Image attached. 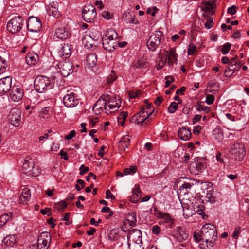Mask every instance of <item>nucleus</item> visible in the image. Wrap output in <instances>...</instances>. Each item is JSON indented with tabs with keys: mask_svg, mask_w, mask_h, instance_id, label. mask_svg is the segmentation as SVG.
I'll return each mask as SVG.
<instances>
[{
	"mask_svg": "<svg viewBox=\"0 0 249 249\" xmlns=\"http://www.w3.org/2000/svg\"><path fill=\"white\" fill-rule=\"evenodd\" d=\"M164 39L162 32L157 31L153 33L149 37L146 43L148 49L152 52L155 51Z\"/></svg>",
	"mask_w": 249,
	"mask_h": 249,
	"instance_id": "1",
	"label": "nucleus"
},
{
	"mask_svg": "<svg viewBox=\"0 0 249 249\" xmlns=\"http://www.w3.org/2000/svg\"><path fill=\"white\" fill-rule=\"evenodd\" d=\"M34 85L36 91L39 93L52 88L49 79L43 76H37L35 79Z\"/></svg>",
	"mask_w": 249,
	"mask_h": 249,
	"instance_id": "2",
	"label": "nucleus"
},
{
	"mask_svg": "<svg viewBox=\"0 0 249 249\" xmlns=\"http://www.w3.org/2000/svg\"><path fill=\"white\" fill-rule=\"evenodd\" d=\"M35 163L33 160L30 157H27L23 164V173L27 174L28 176L36 177L38 175L39 171L37 166H35Z\"/></svg>",
	"mask_w": 249,
	"mask_h": 249,
	"instance_id": "3",
	"label": "nucleus"
},
{
	"mask_svg": "<svg viewBox=\"0 0 249 249\" xmlns=\"http://www.w3.org/2000/svg\"><path fill=\"white\" fill-rule=\"evenodd\" d=\"M231 154L234 156L236 160H243L245 155L246 150L243 144L235 142L231 145Z\"/></svg>",
	"mask_w": 249,
	"mask_h": 249,
	"instance_id": "4",
	"label": "nucleus"
},
{
	"mask_svg": "<svg viewBox=\"0 0 249 249\" xmlns=\"http://www.w3.org/2000/svg\"><path fill=\"white\" fill-rule=\"evenodd\" d=\"M23 27V20L21 17L17 16L11 19L7 23V28L12 34L19 32Z\"/></svg>",
	"mask_w": 249,
	"mask_h": 249,
	"instance_id": "5",
	"label": "nucleus"
},
{
	"mask_svg": "<svg viewBox=\"0 0 249 249\" xmlns=\"http://www.w3.org/2000/svg\"><path fill=\"white\" fill-rule=\"evenodd\" d=\"M97 13L93 5H88L84 7L82 11V17L87 22H91L95 18Z\"/></svg>",
	"mask_w": 249,
	"mask_h": 249,
	"instance_id": "6",
	"label": "nucleus"
},
{
	"mask_svg": "<svg viewBox=\"0 0 249 249\" xmlns=\"http://www.w3.org/2000/svg\"><path fill=\"white\" fill-rule=\"evenodd\" d=\"M63 104L67 107H74L77 106L79 101L74 92L68 90L66 94L63 97Z\"/></svg>",
	"mask_w": 249,
	"mask_h": 249,
	"instance_id": "7",
	"label": "nucleus"
},
{
	"mask_svg": "<svg viewBox=\"0 0 249 249\" xmlns=\"http://www.w3.org/2000/svg\"><path fill=\"white\" fill-rule=\"evenodd\" d=\"M42 28L40 19L37 17L31 16L27 21V28L31 32H38Z\"/></svg>",
	"mask_w": 249,
	"mask_h": 249,
	"instance_id": "8",
	"label": "nucleus"
},
{
	"mask_svg": "<svg viewBox=\"0 0 249 249\" xmlns=\"http://www.w3.org/2000/svg\"><path fill=\"white\" fill-rule=\"evenodd\" d=\"M61 74L64 77H67L73 72V66L71 62L69 61H64L59 62L58 64Z\"/></svg>",
	"mask_w": 249,
	"mask_h": 249,
	"instance_id": "9",
	"label": "nucleus"
},
{
	"mask_svg": "<svg viewBox=\"0 0 249 249\" xmlns=\"http://www.w3.org/2000/svg\"><path fill=\"white\" fill-rule=\"evenodd\" d=\"M23 95L24 92L21 86L15 85L11 89L10 97L14 102H19L22 99Z\"/></svg>",
	"mask_w": 249,
	"mask_h": 249,
	"instance_id": "10",
	"label": "nucleus"
},
{
	"mask_svg": "<svg viewBox=\"0 0 249 249\" xmlns=\"http://www.w3.org/2000/svg\"><path fill=\"white\" fill-rule=\"evenodd\" d=\"M201 231L204 237L213 239L217 236L215 227L211 224H206L201 229Z\"/></svg>",
	"mask_w": 249,
	"mask_h": 249,
	"instance_id": "11",
	"label": "nucleus"
},
{
	"mask_svg": "<svg viewBox=\"0 0 249 249\" xmlns=\"http://www.w3.org/2000/svg\"><path fill=\"white\" fill-rule=\"evenodd\" d=\"M9 119L11 124L15 126L18 127L21 122V112L18 109H13L9 114Z\"/></svg>",
	"mask_w": 249,
	"mask_h": 249,
	"instance_id": "12",
	"label": "nucleus"
},
{
	"mask_svg": "<svg viewBox=\"0 0 249 249\" xmlns=\"http://www.w3.org/2000/svg\"><path fill=\"white\" fill-rule=\"evenodd\" d=\"M51 240V236L48 232H42L38 238V249H47L48 240Z\"/></svg>",
	"mask_w": 249,
	"mask_h": 249,
	"instance_id": "13",
	"label": "nucleus"
},
{
	"mask_svg": "<svg viewBox=\"0 0 249 249\" xmlns=\"http://www.w3.org/2000/svg\"><path fill=\"white\" fill-rule=\"evenodd\" d=\"M12 77L6 76L0 79V94H4L9 91L11 88Z\"/></svg>",
	"mask_w": 249,
	"mask_h": 249,
	"instance_id": "14",
	"label": "nucleus"
},
{
	"mask_svg": "<svg viewBox=\"0 0 249 249\" xmlns=\"http://www.w3.org/2000/svg\"><path fill=\"white\" fill-rule=\"evenodd\" d=\"M206 167L204 163L197 161L190 163L189 166V170L191 174L198 175L201 173Z\"/></svg>",
	"mask_w": 249,
	"mask_h": 249,
	"instance_id": "15",
	"label": "nucleus"
},
{
	"mask_svg": "<svg viewBox=\"0 0 249 249\" xmlns=\"http://www.w3.org/2000/svg\"><path fill=\"white\" fill-rule=\"evenodd\" d=\"M71 34L68 27H59L55 30L54 36L60 39H66L69 38Z\"/></svg>",
	"mask_w": 249,
	"mask_h": 249,
	"instance_id": "16",
	"label": "nucleus"
},
{
	"mask_svg": "<svg viewBox=\"0 0 249 249\" xmlns=\"http://www.w3.org/2000/svg\"><path fill=\"white\" fill-rule=\"evenodd\" d=\"M46 10L49 16H52L56 18L60 16V12L58 11V3L57 1H53L48 4Z\"/></svg>",
	"mask_w": 249,
	"mask_h": 249,
	"instance_id": "17",
	"label": "nucleus"
},
{
	"mask_svg": "<svg viewBox=\"0 0 249 249\" xmlns=\"http://www.w3.org/2000/svg\"><path fill=\"white\" fill-rule=\"evenodd\" d=\"M165 55L166 58L168 59V63L169 65H172L174 63L177 61L178 54L176 53V49L174 48H170L168 50H165Z\"/></svg>",
	"mask_w": 249,
	"mask_h": 249,
	"instance_id": "18",
	"label": "nucleus"
},
{
	"mask_svg": "<svg viewBox=\"0 0 249 249\" xmlns=\"http://www.w3.org/2000/svg\"><path fill=\"white\" fill-rule=\"evenodd\" d=\"M71 45L69 43L63 44L59 52L60 56L63 58L69 57L71 54Z\"/></svg>",
	"mask_w": 249,
	"mask_h": 249,
	"instance_id": "19",
	"label": "nucleus"
},
{
	"mask_svg": "<svg viewBox=\"0 0 249 249\" xmlns=\"http://www.w3.org/2000/svg\"><path fill=\"white\" fill-rule=\"evenodd\" d=\"M214 6V1L213 0H208L206 1L202 6V9L204 12L205 15L212 16L214 13L213 7Z\"/></svg>",
	"mask_w": 249,
	"mask_h": 249,
	"instance_id": "20",
	"label": "nucleus"
},
{
	"mask_svg": "<svg viewBox=\"0 0 249 249\" xmlns=\"http://www.w3.org/2000/svg\"><path fill=\"white\" fill-rule=\"evenodd\" d=\"M130 142V138L129 135L123 136L119 142L118 148L119 149V150L122 152H125V149L126 148H128Z\"/></svg>",
	"mask_w": 249,
	"mask_h": 249,
	"instance_id": "21",
	"label": "nucleus"
},
{
	"mask_svg": "<svg viewBox=\"0 0 249 249\" xmlns=\"http://www.w3.org/2000/svg\"><path fill=\"white\" fill-rule=\"evenodd\" d=\"M39 58L36 53H27L26 57V61L29 65L31 66H35L39 61Z\"/></svg>",
	"mask_w": 249,
	"mask_h": 249,
	"instance_id": "22",
	"label": "nucleus"
},
{
	"mask_svg": "<svg viewBox=\"0 0 249 249\" xmlns=\"http://www.w3.org/2000/svg\"><path fill=\"white\" fill-rule=\"evenodd\" d=\"M157 213L158 218H161L164 223H168L169 226L170 228L172 227L175 220L170 216L169 213L162 212H157Z\"/></svg>",
	"mask_w": 249,
	"mask_h": 249,
	"instance_id": "23",
	"label": "nucleus"
},
{
	"mask_svg": "<svg viewBox=\"0 0 249 249\" xmlns=\"http://www.w3.org/2000/svg\"><path fill=\"white\" fill-rule=\"evenodd\" d=\"M175 236L179 242H182L188 238V234L183 228L178 227L176 229Z\"/></svg>",
	"mask_w": 249,
	"mask_h": 249,
	"instance_id": "24",
	"label": "nucleus"
},
{
	"mask_svg": "<svg viewBox=\"0 0 249 249\" xmlns=\"http://www.w3.org/2000/svg\"><path fill=\"white\" fill-rule=\"evenodd\" d=\"M31 197L30 190L27 188H24L20 196L19 202L24 205L27 204Z\"/></svg>",
	"mask_w": 249,
	"mask_h": 249,
	"instance_id": "25",
	"label": "nucleus"
},
{
	"mask_svg": "<svg viewBox=\"0 0 249 249\" xmlns=\"http://www.w3.org/2000/svg\"><path fill=\"white\" fill-rule=\"evenodd\" d=\"M18 240V237L15 235H7L2 240V243L7 247H13Z\"/></svg>",
	"mask_w": 249,
	"mask_h": 249,
	"instance_id": "26",
	"label": "nucleus"
},
{
	"mask_svg": "<svg viewBox=\"0 0 249 249\" xmlns=\"http://www.w3.org/2000/svg\"><path fill=\"white\" fill-rule=\"evenodd\" d=\"M178 136L182 140H188L191 136V129L185 127L180 128L178 132Z\"/></svg>",
	"mask_w": 249,
	"mask_h": 249,
	"instance_id": "27",
	"label": "nucleus"
},
{
	"mask_svg": "<svg viewBox=\"0 0 249 249\" xmlns=\"http://www.w3.org/2000/svg\"><path fill=\"white\" fill-rule=\"evenodd\" d=\"M107 102L104 99H99L95 104L93 107V110L97 111H103L105 110L106 112L107 113V111H109L107 108Z\"/></svg>",
	"mask_w": 249,
	"mask_h": 249,
	"instance_id": "28",
	"label": "nucleus"
},
{
	"mask_svg": "<svg viewBox=\"0 0 249 249\" xmlns=\"http://www.w3.org/2000/svg\"><path fill=\"white\" fill-rule=\"evenodd\" d=\"M142 197L141 192L139 186L135 185L133 189V194L130 197V201L133 203H137Z\"/></svg>",
	"mask_w": 249,
	"mask_h": 249,
	"instance_id": "29",
	"label": "nucleus"
},
{
	"mask_svg": "<svg viewBox=\"0 0 249 249\" xmlns=\"http://www.w3.org/2000/svg\"><path fill=\"white\" fill-rule=\"evenodd\" d=\"M53 113V108L51 107H43L40 111L39 116L44 119H48Z\"/></svg>",
	"mask_w": 249,
	"mask_h": 249,
	"instance_id": "30",
	"label": "nucleus"
},
{
	"mask_svg": "<svg viewBox=\"0 0 249 249\" xmlns=\"http://www.w3.org/2000/svg\"><path fill=\"white\" fill-rule=\"evenodd\" d=\"M143 113L138 112L134 115L131 119V121H134L136 124H141V126L147 125L149 124V122L147 121H143L142 120V114Z\"/></svg>",
	"mask_w": 249,
	"mask_h": 249,
	"instance_id": "31",
	"label": "nucleus"
},
{
	"mask_svg": "<svg viewBox=\"0 0 249 249\" xmlns=\"http://www.w3.org/2000/svg\"><path fill=\"white\" fill-rule=\"evenodd\" d=\"M117 38V34L116 32L113 30H110L107 32L105 37L103 39H106L108 42L113 41V42H117L116 39Z\"/></svg>",
	"mask_w": 249,
	"mask_h": 249,
	"instance_id": "32",
	"label": "nucleus"
},
{
	"mask_svg": "<svg viewBox=\"0 0 249 249\" xmlns=\"http://www.w3.org/2000/svg\"><path fill=\"white\" fill-rule=\"evenodd\" d=\"M117 42H113L111 41L108 42L106 39H103V46L104 48L107 51L111 52L115 50V46Z\"/></svg>",
	"mask_w": 249,
	"mask_h": 249,
	"instance_id": "33",
	"label": "nucleus"
},
{
	"mask_svg": "<svg viewBox=\"0 0 249 249\" xmlns=\"http://www.w3.org/2000/svg\"><path fill=\"white\" fill-rule=\"evenodd\" d=\"M213 136L214 140L220 142L224 138L223 132L221 129L216 128L213 130Z\"/></svg>",
	"mask_w": 249,
	"mask_h": 249,
	"instance_id": "34",
	"label": "nucleus"
},
{
	"mask_svg": "<svg viewBox=\"0 0 249 249\" xmlns=\"http://www.w3.org/2000/svg\"><path fill=\"white\" fill-rule=\"evenodd\" d=\"M87 65L90 67H93L97 62V56L95 53L89 54L86 57Z\"/></svg>",
	"mask_w": 249,
	"mask_h": 249,
	"instance_id": "35",
	"label": "nucleus"
},
{
	"mask_svg": "<svg viewBox=\"0 0 249 249\" xmlns=\"http://www.w3.org/2000/svg\"><path fill=\"white\" fill-rule=\"evenodd\" d=\"M107 104V107H108L109 110H112L113 111H117L121 106L120 102L117 103L113 100L109 101Z\"/></svg>",
	"mask_w": 249,
	"mask_h": 249,
	"instance_id": "36",
	"label": "nucleus"
},
{
	"mask_svg": "<svg viewBox=\"0 0 249 249\" xmlns=\"http://www.w3.org/2000/svg\"><path fill=\"white\" fill-rule=\"evenodd\" d=\"M140 113L142 112L143 113L142 114V120L143 121H147V122H150L151 119L149 117L153 112V110L152 111L146 110L144 108H142L141 110L139 112Z\"/></svg>",
	"mask_w": 249,
	"mask_h": 249,
	"instance_id": "37",
	"label": "nucleus"
},
{
	"mask_svg": "<svg viewBox=\"0 0 249 249\" xmlns=\"http://www.w3.org/2000/svg\"><path fill=\"white\" fill-rule=\"evenodd\" d=\"M68 206L67 202L64 201H61L57 203H55L53 205V208L58 210L59 212H62L64 211L65 208Z\"/></svg>",
	"mask_w": 249,
	"mask_h": 249,
	"instance_id": "38",
	"label": "nucleus"
},
{
	"mask_svg": "<svg viewBox=\"0 0 249 249\" xmlns=\"http://www.w3.org/2000/svg\"><path fill=\"white\" fill-rule=\"evenodd\" d=\"M196 109L199 111H204L206 113L210 111V108L208 107L204 106L202 102H198L197 105L196 106Z\"/></svg>",
	"mask_w": 249,
	"mask_h": 249,
	"instance_id": "39",
	"label": "nucleus"
},
{
	"mask_svg": "<svg viewBox=\"0 0 249 249\" xmlns=\"http://www.w3.org/2000/svg\"><path fill=\"white\" fill-rule=\"evenodd\" d=\"M238 69H239L234 67V66L229 65L228 67L226 69L225 71V76L227 77L230 76L234 73V71H236Z\"/></svg>",
	"mask_w": 249,
	"mask_h": 249,
	"instance_id": "40",
	"label": "nucleus"
},
{
	"mask_svg": "<svg viewBox=\"0 0 249 249\" xmlns=\"http://www.w3.org/2000/svg\"><path fill=\"white\" fill-rule=\"evenodd\" d=\"M12 214V213H5L2 215L0 217V223L3 225H5L7 221L11 218Z\"/></svg>",
	"mask_w": 249,
	"mask_h": 249,
	"instance_id": "41",
	"label": "nucleus"
},
{
	"mask_svg": "<svg viewBox=\"0 0 249 249\" xmlns=\"http://www.w3.org/2000/svg\"><path fill=\"white\" fill-rule=\"evenodd\" d=\"M211 16H206L204 15V17L206 19V22L205 24V27L207 29H210L213 26V18L211 17Z\"/></svg>",
	"mask_w": 249,
	"mask_h": 249,
	"instance_id": "42",
	"label": "nucleus"
},
{
	"mask_svg": "<svg viewBox=\"0 0 249 249\" xmlns=\"http://www.w3.org/2000/svg\"><path fill=\"white\" fill-rule=\"evenodd\" d=\"M117 79V75L114 71L112 70L111 73L107 78V82L108 84H111Z\"/></svg>",
	"mask_w": 249,
	"mask_h": 249,
	"instance_id": "43",
	"label": "nucleus"
},
{
	"mask_svg": "<svg viewBox=\"0 0 249 249\" xmlns=\"http://www.w3.org/2000/svg\"><path fill=\"white\" fill-rule=\"evenodd\" d=\"M231 48V44L227 42L225 43L222 46L221 50V53L223 54H227L230 51Z\"/></svg>",
	"mask_w": 249,
	"mask_h": 249,
	"instance_id": "44",
	"label": "nucleus"
},
{
	"mask_svg": "<svg viewBox=\"0 0 249 249\" xmlns=\"http://www.w3.org/2000/svg\"><path fill=\"white\" fill-rule=\"evenodd\" d=\"M147 62L143 59L138 60L135 64V67L137 68H146L147 66Z\"/></svg>",
	"mask_w": 249,
	"mask_h": 249,
	"instance_id": "45",
	"label": "nucleus"
},
{
	"mask_svg": "<svg viewBox=\"0 0 249 249\" xmlns=\"http://www.w3.org/2000/svg\"><path fill=\"white\" fill-rule=\"evenodd\" d=\"M7 67L6 61L0 56V74L5 71Z\"/></svg>",
	"mask_w": 249,
	"mask_h": 249,
	"instance_id": "46",
	"label": "nucleus"
},
{
	"mask_svg": "<svg viewBox=\"0 0 249 249\" xmlns=\"http://www.w3.org/2000/svg\"><path fill=\"white\" fill-rule=\"evenodd\" d=\"M178 108V104L175 102H172L168 107V111L170 113H174Z\"/></svg>",
	"mask_w": 249,
	"mask_h": 249,
	"instance_id": "47",
	"label": "nucleus"
},
{
	"mask_svg": "<svg viewBox=\"0 0 249 249\" xmlns=\"http://www.w3.org/2000/svg\"><path fill=\"white\" fill-rule=\"evenodd\" d=\"M135 215V214L133 213L132 215H130L127 218V220L129 221V225L131 226H134L136 225L137 220Z\"/></svg>",
	"mask_w": 249,
	"mask_h": 249,
	"instance_id": "48",
	"label": "nucleus"
},
{
	"mask_svg": "<svg viewBox=\"0 0 249 249\" xmlns=\"http://www.w3.org/2000/svg\"><path fill=\"white\" fill-rule=\"evenodd\" d=\"M229 65L234 66V67L240 69V66L238 62V57L236 56L235 57L231 58L229 61Z\"/></svg>",
	"mask_w": 249,
	"mask_h": 249,
	"instance_id": "49",
	"label": "nucleus"
},
{
	"mask_svg": "<svg viewBox=\"0 0 249 249\" xmlns=\"http://www.w3.org/2000/svg\"><path fill=\"white\" fill-rule=\"evenodd\" d=\"M129 249H144V248L141 241L139 243L134 242L131 246L129 245Z\"/></svg>",
	"mask_w": 249,
	"mask_h": 249,
	"instance_id": "50",
	"label": "nucleus"
},
{
	"mask_svg": "<svg viewBox=\"0 0 249 249\" xmlns=\"http://www.w3.org/2000/svg\"><path fill=\"white\" fill-rule=\"evenodd\" d=\"M190 181V182H184L181 186V188H182L183 189H189L193 185H194V180L190 179H189Z\"/></svg>",
	"mask_w": 249,
	"mask_h": 249,
	"instance_id": "51",
	"label": "nucleus"
},
{
	"mask_svg": "<svg viewBox=\"0 0 249 249\" xmlns=\"http://www.w3.org/2000/svg\"><path fill=\"white\" fill-rule=\"evenodd\" d=\"M165 79L166 80L165 85L166 88L168 87L172 83L175 81V78L172 76H166Z\"/></svg>",
	"mask_w": 249,
	"mask_h": 249,
	"instance_id": "52",
	"label": "nucleus"
},
{
	"mask_svg": "<svg viewBox=\"0 0 249 249\" xmlns=\"http://www.w3.org/2000/svg\"><path fill=\"white\" fill-rule=\"evenodd\" d=\"M167 58L163 59L162 58H160V60L159 61L158 63L156 66V68L157 70L161 69L165 65L166 62Z\"/></svg>",
	"mask_w": 249,
	"mask_h": 249,
	"instance_id": "53",
	"label": "nucleus"
},
{
	"mask_svg": "<svg viewBox=\"0 0 249 249\" xmlns=\"http://www.w3.org/2000/svg\"><path fill=\"white\" fill-rule=\"evenodd\" d=\"M214 100V97L212 94H207L206 98V103L208 105H212Z\"/></svg>",
	"mask_w": 249,
	"mask_h": 249,
	"instance_id": "54",
	"label": "nucleus"
},
{
	"mask_svg": "<svg viewBox=\"0 0 249 249\" xmlns=\"http://www.w3.org/2000/svg\"><path fill=\"white\" fill-rule=\"evenodd\" d=\"M140 230H133L130 231H129L127 234V238L128 240H130V238L133 237V235L134 233H136L137 234H140Z\"/></svg>",
	"mask_w": 249,
	"mask_h": 249,
	"instance_id": "55",
	"label": "nucleus"
},
{
	"mask_svg": "<svg viewBox=\"0 0 249 249\" xmlns=\"http://www.w3.org/2000/svg\"><path fill=\"white\" fill-rule=\"evenodd\" d=\"M196 50V47L194 44H190L189 46L187 54L189 55H192Z\"/></svg>",
	"mask_w": 249,
	"mask_h": 249,
	"instance_id": "56",
	"label": "nucleus"
},
{
	"mask_svg": "<svg viewBox=\"0 0 249 249\" xmlns=\"http://www.w3.org/2000/svg\"><path fill=\"white\" fill-rule=\"evenodd\" d=\"M161 231L160 228L158 225H154L152 227V232L153 234L158 235Z\"/></svg>",
	"mask_w": 249,
	"mask_h": 249,
	"instance_id": "57",
	"label": "nucleus"
},
{
	"mask_svg": "<svg viewBox=\"0 0 249 249\" xmlns=\"http://www.w3.org/2000/svg\"><path fill=\"white\" fill-rule=\"evenodd\" d=\"M141 91L139 90L135 91H131L129 93L130 98L132 99L136 98L139 97Z\"/></svg>",
	"mask_w": 249,
	"mask_h": 249,
	"instance_id": "58",
	"label": "nucleus"
},
{
	"mask_svg": "<svg viewBox=\"0 0 249 249\" xmlns=\"http://www.w3.org/2000/svg\"><path fill=\"white\" fill-rule=\"evenodd\" d=\"M128 116V113L125 111H122L120 112L118 116V121L121 120H126Z\"/></svg>",
	"mask_w": 249,
	"mask_h": 249,
	"instance_id": "59",
	"label": "nucleus"
},
{
	"mask_svg": "<svg viewBox=\"0 0 249 249\" xmlns=\"http://www.w3.org/2000/svg\"><path fill=\"white\" fill-rule=\"evenodd\" d=\"M89 170V168L88 167H85L84 165H82L79 168L80 174L82 175L87 173Z\"/></svg>",
	"mask_w": 249,
	"mask_h": 249,
	"instance_id": "60",
	"label": "nucleus"
},
{
	"mask_svg": "<svg viewBox=\"0 0 249 249\" xmlns=\"http://www.w3.org/2000/svg\"><path fill=\"white\" fill-rule=\"evenodd\" d=\"M40 212L42 214H47L48 216H50L52 214L51 210L49 208H46L44 209H41L40 210Z\"/></svg>",
	"mask_w": 249,
	"mask_h": 249,
	"instance_id": "61",
	"label": "nucleus"
},
{
	"mask_svg": "<svg viewBox=\"0 0 249 249\" xmlns=\"http://www.w3.org/2000/svg\"><path fill=\"white\" fill-rule=\"evenodd\" d=\"M227 12L231 15H234L236 12V6L235 5H232L231 7L229 8Z\"/></svg>",
	"mask_w": 249,
	"mask_h": 249,
	"instance_id": "62",
	"label": "nucleus"
},
{
	"mask_svg": "<svg viewBox=\"0 0 249 249\" xmlns=\"http://www.w3.org/2000/svg\"><path fill=\"white\" fill-rule=\"evenodd\" d=\"M75 135V131L74 130H71L70 134L68 135H66L65 137V139L67 140H69L73 138Z\"/></svg>",
	"mask_w": 249,
	"mask_h": 249,
	"instance_id": "63",
	"label": "nucleus"
},
{
	"mask_svg": "<svg viewBox=\"0 0 249 249\" xmlns=\"http://www.w3.org/2000/svg\"><path fill=\"white\" fill-rule=\"evenodd\" d=\"M106 198L107 199H108V198H110L111 199H115V196L111 194L110 190H107L106 192Z\"/></svg>",
	"mask_w": 249,
	"mask_h": 249,
	"instance_id": "64",
	"label": "nucleus"
}]
</instances>
